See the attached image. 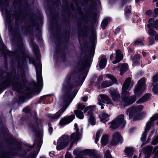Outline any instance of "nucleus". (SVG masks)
I'll list each match as a JSON object with an SVG mask.
<instances>
[{
	"instance_id": "obj_43",
	"label": "nucleus",
	"mask_w": 158,
	"mask_h": 158,
	"mask_svg": "<svg viewBox=\"0 0 158 158\" xmlns=\"http://www.w3.org/2000/svg\"><path fill=\"white\" fill-rule=\"evenodd\" d=\"M98 105L101 106V108L102 109L104 108V107L103 106V104L102 103V101L100 100V99L98 98Z\"/></svg>"
},
{
	"instance_id": "obj_50",
	"label": "nucleus",
	"mask_w": 158,
	"mask_h": 158,
	"mask_svg": "<svg viewBox=\"0 0 158 158\" xmlns=\"http://www.w3.org/2000/svg\"><path fill=\"white\" fill-rule=\"evenodd\" d=\"M154 36H155V40L156 41L158 40V34L157 33Z\"/></svg>"
},
{
	"instance_id": "obj_48",
	"label": "nucleus",
	"mask_w": 158,
	"mask_h": 158,
	"mask_svg": "<svg viewBox=\"0 0 158 158\" xmlns=\"http://www.w3.org/2000/svg\"><path fill=\"white\" fill-rule=\"evenodd\" d=\"M53 128L52 127H50L49 128L48 131L49 133L51 134L52 132Z\"/></svg>"
},
{
	"instance_id": "obj_22",
	"label": "nucleus",
	"mask_w": 158,
	"mask_h": 158,
	"mask_svg": "<svg viewBox=\"0 0 158 158\" xmlns=\"http://www.w3.org/2000/svg\"><path fill=\"white\" fill-rule=\"evenodd\" d=\"M99 96L103 101H102V102H106L107 104H113L111 99L107 95L105 94H100Z\"/></svg>"
},
{
	"instance_id": "obj_49",
	"label": "nucleus",
	"mask_w": 158,
	"mask_h": 158,
	"mask_svg": "<svg viewBox=\"0 0 158 158\" xmlns=\"http://www.w3.org/2000/svg\"><path fill=\"white\" fill-rule=\"evenodd\" d=\"M81 99L83 101L85 102L87 100V98L86 97H84L82 98Z\"/></svg>"
},
{
	"instance_id": "obj_40",
	"label": "nucleus",
	"mask_w": 158,
	"mask_h": 158,
	"mask_svg": "<svg viewBox=\"0 0 158 158\" xmlns=\"http://www.w3.org/2000/svg\"><path fill=\"white\" fill-rule=\"evenodd\" d=\"M149 45H151L153 44L154 43V40L153 37H150L149 38Z\"/></svg>"
},
{
	"instance_id": "obj_11",
	"label": "nucleus",
	"mask_w": 158,
	"mask_h": 158,
	"mask_svg": "<svg viewBox=\"0 0 158 158\" xmlns=\"http://www.w3.org/2000/svg\"><path fill=\"white\" fill-rule=\"evenodd\" d=\"M123 139L120 134L118 132H115L112 135L110 144L113 146L117 145L119 142L122 143Z\"/></svg>"
},
{
	"instance_id": "obj_10",
	"label": "nucleus",
	"mask_w": 158,
	"mask_h": 158,
	"mask_svg": "<svg viewBox=\"0 0 158 158\" xmlns=\"http://www.w3.org/2000/svg\"><path fill=\"white\" fill-rule=\"evenodd\" d=\"M93 108L90 106H88L86 107L84 110V112H87V115L89 116V123L92 125H94L95 124V121L93 113Z\"/></svg>"
},
{
	"instance_id": "obj_4",
	"label": "nucleus",
	"mask_w": 158,
	"mask_h": 158,
	"mask_svg": "<svg viewBox=\"0 0 158 158\" xmlns=\"http://www.w3.org/2000/svg\"><path fill=\"white\" fill-rule=\"evenodd\" d=\"M143 109V106L142 105L137 106L128 109L126 111V113L129 115L130 119L133 118V121L138 120L141 118L140 112Z\"/></svg>"
},
{
	"instance_id": "obj_12",
	"label": "nucleus",
	"mask_w": 158,
	"mask_h": 158,
	"mask_svg": "<svg viewBox=\"0 0 158 158\" xmlns=\"http://www.w3.org/2000/svg\"><path fill=\"white\" fill-rule=\"evenodd\" d=\"M106 76L109 79L111 80L112 81H105L103 82L101 84V86L102 88H105L109 87L112 85L114 83H116L117 82L116 79L113 76L107 74Z\"/></svg>"
},
{
	"instance_id": "obj_5",
	"label": "nucleus",
	"mask_w": 158,
	"mask_h": 158,
	"mask_svg": "<svg viewBox=\"0 0 158 158\" xmlns=\"http://www.w3.org/2000/svg\"><path fill=\"white\" fill-rule=\"evenodd\" d=\"M124 115L120 114L111 123L110 127L112 129H115L118 127H123L126 123V121L124 119Z\"/></svg>"
},
{
	"instance_id": "obj_19",
	"label": "nucleus",
	"mask_w": 158,
	"mask_h": 158,
	"mask_svg": "<svg viewBox=\"0 0 158 158\" xmlns=\"http://www.w3.org/2000/svg\"><path fill=\"white\" fill-rule=\"evenodd\" d=\"M106 59L104 55L101 56L99 58V66L101 69H103L105 68L106 64Z\"/></svg>"
},
{
	"instance_id": "obj_44",
	"label": "nucleus",
	"mask_w": 158,
	"mask_h": 158,
	"mask_svg": "<svg viewBox=\"0 0 158 158\" xmlns=\"http://www.w3.org/2000/svg\"><path fill=\"white\" fill-rule=\"evenodd\" d=\"M65 158H73V157L70 153H67L65 155Z\"/></svg>"
},
{
	"instance_id": "obj_62",
	"label": "nucleus",
	"mask_w": 158,
	"mask_h": 158,
	"mask_svg": "<svg viewBox=\"0 0 158 158\" xmlns=\"http://www.w3.org/2000/svg\"><path fill=\"white\" fill-rule=\"evenodd\" d=\"M40 158H46L42 156V157H40Z\"/></svg>"
},
{
	"instance_id": "obj_8",
	"label": "nucleus",
	"mask_w": 158,
	"mask_h": 158,
	"mask_svg": "<svg viewBox=\"0 0 158 158\" xmlns=\"http://www.w3.org/2000/svg\"><path fill=\"white\" fill-rule=\"evenodd\" d=\"M94 152L89 149H85L82 150L80 149H75L73 151V153L75 155H76L75 158H83L81 156L88 155H93Z\"/></svg>"
},
{
	"instance_id": "obj_7",
	"label": "nucleus",
	"mask_w": 158,
	"mask_h": 158,
	"mask_svg": "<svg viewBox=\"0 0 158 158\" xmlns=\"http://www.w3.org/2000/svg\"><path fill=\"white\" fill-rule=\"evenodd\" d=\"M158 119V113L155 114L150 118V121L147 123L144 132L142 134L141 138L142 141H143L145 139L147 133L152 125L153 122Z\"/></svg>"
},
{
	"instance_id": "obj_23",
	"label": "nucleus",
	"mask_w": 158,
	"mask_h": 158,
	"mask_svg": "<svg viewBox=\"0 0 158 158\" xmlns=\"http://www.w3.org/2000/svg\"><path fill=\"white\" fill-rule=\"evenodd\" d=\"M150 96V94H146L141 98L137 101V103H139L145 102L149 99Z\"/></svg>"
},
{
	"instance_id": "obj_64",
	"label": "nucleus",
	"mask_w": 158,
	"mask_h": 158,
	"mask_svg": "<svg viewBox=\"0 0 158 158\" xmlns=\"http://www.w3.org/2000/svg\"><path fill=\"white\" fill-rule=\"evenodd\" d=\"M141 153H140V154H139V156H140V155H141Z\"/></svg>"
},
{
	"instance_id": "obj_51",
	"label": "nucleus",
	"mask_w": 158,
	"mask_h": 158,
	"mask_svg": "<svg viewBox=\"0 0 158 158\" xmlns=\"http://www.w3.org/2000/svg\"><path fill=\"white\" fill-rule=\"evenodd\" d=\"M120 31V29L119 28H118L115 29V33L116 34H117Z\"/></svg>"
},
{
	"instance_id": "obj_14",
	"label": "nucleus",
	"mask_w": 158,
	"mask_h": 158,
	"mask_svg": "<svg viewBox=\"0 0 158 158\" xmlns=\"http://www.w3.org/2000/svg\"><path fill=\"white\" fill-rule=\"evenodd\" d=\"M154 19L153 18L150 19L148 21V24L147 26V27L149 29L148 31V34L151 36L152 37H153L157 33L152 28L153 27V23L154 22Z\"/></svg>"
},
{
	"instance_id": "obj_16",
	"label": "nucleus",
	"mask_w": 158,
	"mask_h": 158,
	"mask_svg": "<svg viewBox=\"0 0 158 158\" xmlns=\"http://www.w3.org/2000/svg\"><path fill=\"white\" fill-rule=\"evenodd\" d=\"M109 92L110 94L113 101H118L120 99V96L116 90L110 88L109 90Z\"/></svg>"
},
{
	"instance_id": "obj_27",
	"label": "nucleus",
	"mask_w": 158,
	"mask_h": 158,
	"mask_svg": "<svg viewBox=\"0 0 158 158\" xmlns=\"http://www.w3.org/2000/svg\"><path fill=\"white\" fill-rule=\"evenodd\" d=\"M108 136L107 135H103L101 139V143L102 146H104L107 143L109 139Z\"/></svg>"
},
{
	"instance_id": "obj_17",
	"label": "nucleus",
	"mask_w": 158,
	"mask_h": 158,
	"mask_svg": "<svg viewBox=\"0 0 158 158\" xmlns=\"http://www.w3.org/2000/svg\"><path fill=\"white\" fill-rule=\"evenodd\" d=\"M123 58V55L121 53V52L119 50H117L116 51L115 60L112 61L114 64H116L119 62Z\"/></svg>"
},
{
	"instance_id": "obj_38",
	"label": "nucleus",
	"mask_w": 158,
	"mask_h": 158,
	"mask_svg": "<svg viewBox=\"0 0 158 158\" xmlns=\"http://www.w3.org/2000/svg\"><path fill=\"white\" fill-rule=\"evenodd\" d=\"M153 24V27H154L156 30H158V19L156 20L155 21L154 20Z\"/></svg>"
},
{
	"instance_id": "obj_21",
	"label": "nucleus",
	"mask_w": 158,
	"mask_h": 158,
	"mask_svg": "<svg viewBox=\"0 0 158 158\" xmlns=\"http://www.w3.org/2000/svg\"><path fill=\"white\" fill-rule=\"evenodd\" d=\"M120 71V74L122 75L124 73V72L127 71L128 68V65L126 63L123 64H120L117 68Z\"/></svg>"
},
{
	"instance_id": "obj_55",
	"label": "nucleus",
	"mask_w": 158,
	"mask_h": 158,
	"mask_svg": "<svg viewBox=\"0 0 158 158\" xmlns=\"http://www.w3.org/2000/svg\"><path fill=\"white\" fill-rule=\"evenodd\" d=\"M93 158H100V157L98 156H94Z\"/></svg>"
},
{
	"instance_id": "obj_60",
	"label": "nucleus",
	"mask_w": 158,
	"mask_h": 158,
	"mask_svg": "<svg viewBox=\"0 0 158 158\" xmlns=\"http://www.w3.org/2000/svg\"><path fill=\"white\" fill-rule=\"evenodd\" d=\"M157 0H153V2H156Z\"/></svg>"
},
{
	"instance_id": "obj_2",
	"label": "nucleus",
	"mask_w": 158,
	"mask_h": 158,
	"mask_svg": "<svg viewBox=\"0 0 158 158\" xmlns=\"http://www.w3.org/2000/svg\"><path fill=\"white\" fill-rule=\"evenodd\" d=\"M134 84V83L132 81H131V78L128 77L125 80L123 86L122 92L123 101L121 102V105L123 107L133 103L136 101V97L140 95L146 89L145 79L143 77L138 81L134 89L135 95L128 97L130 93L127 90H130Z\"/></svg>"
},
{
	"instance_id": "obj_28",
	"label": "nucleus",
	"mask_w": 158,
	"mask_h": 158,
	"mask_svg": "<svg viewBox=\"0 0 158 158\" xmlns=\"http://www.w3.org/2000/svg\"><path fill=\"white\" fill-rule=\"evenodd\" d=\"M147 155L144 158H149L150 156L152 150V147L151 146H148L145 148Z\"/></svg>"
},
{
	"instance_id": "obj_63",
	"label": "nucleus",
	"mask_w": 158,
	"mask_h": 158,
	"mask_svg": "<svg viewBox=\"0 0 158 158\" xmlns=\"http://www.w3.org/2000/svg\"><path fill=\"white\" fill-rule=\"evenodd\" d=\"M29 147H30V148H33V146H31Z\"/></svg>"
},
{
	"instance_id": "obj_37",
	"label": "nucleus",
	"mask_w": 158,
	"mask_h": 158,
	"mask_svg": "<svg viewBox=\"0 0 158 158\" xmlns=\"http://www.w3.org/2000/svg\"><path fill=\"white\" fill-rule=\"evenodd\" d=\"M134 44L135 46L143 45V43L140 40H137L134 42Z\"/></svg>"
},
{
	"instance_id": "obj_24",
	"label": "nucleus",
	"mask_w": 158,
	"mask_h": 158,
	"mask_svg": "<svg viewBox=\"0 0 158 158\" xmlns=\"http://www.w3.org/2000/svg\"><path fill=\"white\" fill-rule=\"evenodd\" d=\"M134 150L132 148H126L125 150V152L129 157L131 158L133 155Z\"/></svg>"
},
{
	"instance_id": "obj_29",
	"label": "nucleus",
	"mask_w": 158,
	"mask_h": 158,
	"mask_svg": "<svg viewBox=\"0 0 158 158\" xmlns=\"http://www.w3.org/2000/svg\"><path fill=\"white\" fill-rule=\"evenodd\" d=\"M74 112L77 118L81 119L83 118V114L81 111L79 110H75Z\"/></svg>"
},
{
	"instance_id": "obj_31",
	"label": "nucleus",
	"mask_w": 158,
	"mask_h": 158,
	"mask_svg": "<svg viewBox=\"0 0 158 158\" xmlns=\"http://www.w3.org/2000/svg\"><path fill=\"white\" fill-rule=\"evenodd\" d=\"M33 48V50L34 52L37 55L38 57H39V52L38 50V47L37 45L34 43L31 46Z\"/></svg>"
},
{
	"instance_id": "obj_3",
	"label": "nucleus",
	"mask_w": 158,
	"mask_h": 158,
	"mask_svg": "<svg viewBox=\"0 0 158 158\" xmlns=\"http://www.w3.org/2000/svg\"><path fill=\"white\" fill-rule=\"evenodd\" d=\"M74 129L76 132L73 133L70 138L68 135H64L60 138L57 140L56 148L57 150H61L65 148L69 144L70 141H71L69 148L68 150H70L72 147L74 143L77 142L79 138V131L77 124L75 123L74 125Z\"/></svg>"
},
{
	"instance_id": "obj_34",
	"label": "nucleus",
	"mask_w": 158,
	"mask_h": 158,
	"mask_svg": "<svg viewBox=\"0 0 158 158\" xmlns=\"http://www.w3.org/2000/svg\"><path fill=\"white\" fill-rule=\"evenodd\" d=\"M152 144L153 145H156L158 143V135L154 137L152 141Z\"/></svg>"
},
{
	"instance_id": "obj_42",
	"label": "nucleus",
	"mask_w": 158,
	"mask_h": 158,
	"mask_svg": "<svg viewBox=\"0 0 158 158\" xmlns=\"http://www.w3.org/2000/svg\"><path fill=\"white\" fill-rule=\"evenodd\" d=\"M146 14L148 16H150L152 14V11L151 10H148L146 12Z\"/></svg>"
},
{
	"instance_id": "obj_33",
	"label": "nucleus",
	"mask_w": 158,
	"mask_h": 158,
	"mask_svg": "<svg viewBox=\"0 0 158 158\" xmlns=\"http://www.w3.org/2000/svg\"><path fill=\"white\" fill-rule=\"evenodd\" d=\"M96 43V40L94 38L91 41V51L92 52H93L95 49V46Z\"/></svg>"
},
{
	"instance_id": "obj_41",
	"label": "nucleus",
	"mask_w": 158,
	"mask_h": 158,
	"mask_svg": "<svg viewBox=\"0 0 158 158\" xmlns=\"http://www.w3.org/2000/svg\"><path fill=\"white\" fill-rule=\"evenodd\" d=\"M23 112L26 113H28L30 111V108L29 106H27L26 107L24 108L23 110Z\"/></svg>"
},
{
	"instance_id": "obj_39",
	"label": "nucleus",
	"mask_w": 158,
	"mask_h": 158,
	"mask_svg": "<svg viewBox=\"0 0 158 158\" xmlns=\"http://www.w3.org/2000/svg\"><path fill=\"white\" fill-rule=\"evenodd\" d=\"M105 156L106 158H112L111 157L110 152L109 150H107L106 151Z\"/></svg>"
},
{
	"instance_id": "obj_6",
	"label": "nucleus",
	"mask_w": 158,
	"mask_h": 158,
	"mask_svg": "<svg viewBox=\"0 0 158 158\" xmlns=\"http://www.w3.org/2000/svg\"><path fill=\"white\" fill-rule=\"evenodd\" d=\"M30 62L32 63L35 66L36 70V78L37 81L39 85H41L42 82V76L41 65L40 60H39L36 63L34 60H31L29 59Z\"/></svg>"
},
{
	"instance_id": "obj_15",
	"label": "nucleus",
	"mask_w": 158,
	"mask_h": 158,
	"mask_svg": "<svg viewBox=\"0 0 158 158\" xmlns=\"http://www.w3.org/2000/svg\"><path fill=\"white\" fill-rule=\"evenodd\" d=\"M152 86L153 92L156 94H158V74L153 77Z\"/></svg>"
},
{
	"instance_id": "obj_58",
	"label": "nucleus",
	"mask_w": 158,
	"mask_h": 158,
	"mask_svg": "<svg viewBox=\"0 0 158 158\" xmlns=\"http://www.w3.org/2000/svg\"><path fill=\"white\" fill-rule=\"evenodd\" d=\"M156 6L158 7V1L156 2Z\"/></svg>"
},
{
	"instance_id": "obj_18",
	"label": "nucleus",
	"mask_w": 158,
	"mask_h": 158,
	"mask_svg": "<svg viewBox=\"0 0 158 158\" xmlns=\"http://www.w3.org/2000/svg\"><path fill=\"white\" fill-rule=\"evenodd\" d=\"M110 116V114H108L105 112H102L100 114L99 117L101 121L105 123L109 120Z\"/></svg>"
},
{
	"instance_id": "obj_26",
	"label": "nucleus",
	"mask_w": 158,
	"mask_h": 158,
	"mask_svg": "<svg viewBox=\"0 0 158 158\" xmlns=\"http://www.w3.org/2000/svg\"><path fill=\"white\" fill-rule=\"evenodd\" d=\"M10 78L8 79L7 80L5 81L2 84L0 85V90H2L7 87L11 85V82L10 81Z\"/></svg>"
},
{
	"instance_id": "obj_61",
	"label": "nucleus",
	"mask_w": 158,
	"mask_h": 158,
	"mask_svg": "<svg viewBox=\"0 0 158 158\" xmlns=\"http://www.w3.org/2000/svg\"><path fill=\"white\" fill-rule=\"evenodd\" d=\"M81 131H82V130H83V128H81Z\"/></svg>"
},
{
	"instance_id": "obj_1",
	"label": "nucleus",
	"mask_w": 158,
	"mask_h": 158,
	"mask_svg": "<svg viewBox=\"0 0 158 158\" xmlns=\"http://www.w3.org/2000/svg\"><path fill=\"white\" fill-rule=\"evenodd\" d=\"M82 68L78 72L74 71L69 74L64 80L62 85V92L66 93L63 97L64 106L54 115L48 114L49 118L53 119L58 118L63 114L69 105V102L71 99L69 92L75 87L82 84L86 75L85 67L82 66Z\"/></svg>"
},
{
	"instance_id": "obj_59",
	"label": "nucleus",
	"mask_w": 158,
	"mask_h": 158,
	"mask_svg": "<svg viewBox=\"0 0 158 158\" xmlns=\"http://www.w3.org/2000/svg\"><path fill=\"white\" fill-rule=\"evenodd\" d=\"M133 158H137V156H134Z\"/></svg>"
},
{
	"instance_id": "obj_20",
	"label": "nucleus",
	"mask_w": 158,
	"mask_h": 158,
	"mask_svg": "<svg viewBox=\"0 0 158 158\" xmlns=\"http://www.w3.org/2000/svg\"><path fill=\"white\" fill-rule=\"evenodd\" d=\"M38 139L39 140L35 142L34 143V145L37 148L40 149L42 143V134L41 132H40L37 135Z\"/></svg>"
},
{
	"instance_id": "obj_56",
	"label": "nucleus",
	"mask_w": 158,
	"mask_h": 158,
	"mask_svg": "<svg viewBox=\"0 0 158 158\" xmlns=\"http://www.w3.org/2000/svg\"><path fill=\"white\" fill-rule=\"evenodd\" d=\"M99 80H102V78H103V77H102V76H101L100 77H99Z\"/></svg>"
},
{
	"instance_id": "obj_53",
	"label": "nucleus",
	"mask_w": 158,
	"mask_h": 158,
	"mask_svg": "<svg viewBox=\"0 0 158 158\" xmlns=\"http://www.w3.org/2000/svg\"><path fill=\"white\" fill-rule=\"evenodd\" d=\"M113 56H114V54H111V55L110 56V59H111L113 58Z\"/></svg>"
},
{
	"instance_id": "obj_9",
	"label": "nucleus",
	"mask_w": 158,
	"mask_h": 158,
	"mask_svg": "<svg viewBox=\"0 0 158 158\" xmlns=\"http://www.w3.org/2000/svg\"><path fill=\"white\" fill-rule=\"evenodd\" d=\"M25 77L24 75L19 76L18 78H15L13 82V89L19 91L21 88V84L25 81Z\"/></svg>"
},
{
	"instance_id": "obj_30",
	"label": "nucleus",
	"mask_w": 158,
	"mask_h": 158,
	"mask_svg": "<svg viewBox=\"0 0 158 158\" xmlns=\"http://www.w3.org/2000/svg\"><path fill=\"white\" fill-rule=\"evenodd\" d=\"M110 20V18H107L104 19L102 22L101 24L102 28L104 29L107 26L108 22Z\"/></svg>"
},
{
	"instance_id": "obj_13",
	"label": "nucleus",
	"mask_w": 158,
	"mask_h": 158,
	"mask_svg": "<svg viewBox=\"0 0 158 158\" xmlns=\"http://www.w3.org/2000/svg\"><path fill=\"white\" fill-rule=\"evenodd\" d=\"M75 118V116L73 114L64 117L61 119L59 122V124L60 126H65L71 122Z\"/></svg>"
},
{
	"instance_id": "obj_36",
	"label": "nucleus",
	"mask_w": 158,
	"mask_h": 158,
	"mask_svg": "<svg viewBox=\"0 0 158 158\" xmlns=\"http://www.w3.org/2000/svg\"><path fill=\"white\" fill-rule=\"evenodd\" d=\"M154 151L155 153L153 158H158V146L154 148Z\"/></svg>"
},
{
	"instance_id": "obj_25",
	"label": "nucleus",
	"mask_w": 158,
	"mask_h": 158,
	"mask_svg": "<svg viewBox=\"0 0 158 158\" xmlns=\"http://www.w3.org/2000/svg\"><path fill=\"white\" fill-rule=\"evenodd\" d=\"M140 58V55L138 54H137L133 57L132 58V60L133 61V66H135L139 64Z\"/></svg>"
},
{
	"instance_id": "obj_47",
	"label": "nucleus",
	"mask_w": 158,
	"mask_h": 158,
	"mask_svg": "<svg viewBox=\"0 0 158 158\" xmlns=\"http://www.w3.org/2000/svg\"><path fill=\"white\" fill-rule=\"evenodd\" d=\"M54 154L55 152L54 151H52L49 152V155L51 157H53Z\"/></svg>"
},
{
	"instance_id": "obj_57",
	"label": "nucleus",
	"mask_w": 158,
	"mask_h": 158,
	"mask_svg": "<svg viewBox=\"0 0 158 158\" xmlns=\"http://www.w3.org/2000/svg\"><path fill=\"white\" fill-rule=\"evenodd\" d=\"M140 0H135V2H136V3H137L138 2H139V1H140Z\"/></svg>"
},
{
	"instance_id": "obj_45",
	"label": "nucleus",
	"mask_w": 158,
	"mask_h": 158,
	"mask_svg": "<svg viewBox=\"0 0 158 158\" xmlns=\"http://www.w3.org/2000/svg\"><path fill=\"white\" fill-rule=\"evenodd\" d=\"M36 155L34 154V153H33L32 154H31L29 157V158H35Z\"/></svg>"
},
{
	"instance_id": "obj_46",
	"label": "nucleus",
	"mask_w": 158,
	"mask_h": 158,
	"mask_svg": "<svg viewBox=\"0 0 158 158\" xmlns=\"http://www.w3.org/2000/svg\"><path fill=\"white\" fill-rule=\"evenodd\" d=\"M154 12L155 14L156 15V16L158 15V8L155 9L154 10Z\"/></svg>"
},
{
	"instance_id": "obj_54",
	"label": "nucleus",
	"mask_w": 158,
	"mask_h": 158,
	"mask_svg": "<svg viewBox=\"0 0 158 158\" xmlns=\"http://www.w3.org/2000/svg\"><path fill=\"white\" fill-rule=\"evenodd\" d=\"M150 139V138L148 137V139L147 140L146 143H148L149 142Z\"/></svg>"
},
{
	"instance_id": "obj_32",
	"label": "nucleus",
	"mask_w": 158,
	"mask_h": 158,
	"mask_svg": "<svg viewBox=\"0 0 158 158\" xmlns=\"http://www.w3.org/2000/svg\"><path fill=\"white\" fill-rule=\"evenodd\" d=\"M102 131L101 130H98L97 132L95 140V143H97L98 142V141L99 137L101 135V133H102Z\"/></svg>"
},
{
	"instance_id": "obj_35",
	"label": "nucleus",
	"mask_w": 158,
	"mask_h": 158,
	"mask_svg": "<svg viewBox=\"0 0 158 158\" xmlns=\"http://www.w3.org/2000/svg\"><path fill=\"white\" fill-rule=\"evenodd\" d=\"M85 106L81 103H79L77 105V110H82L85 108Z\"/></svg>"
},
{
	"instance_id": "obj_52",
	"label": "nucleus",
	"mask_w": 158,
	"mask_h": 158,
	"mask_svg": "<svg viewBox=\"0 0 158 158\" xmlns=\"http://www.w3.org/2000/svg\"><path fill=\"white\" fill-rule=\"evenodd\" d=\"M146 54V52H142V55L144 57H145Z\"/></svg>"
}]
</instances>
